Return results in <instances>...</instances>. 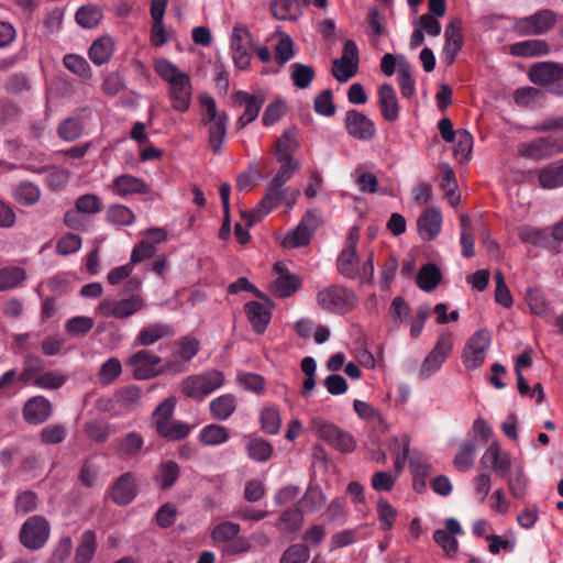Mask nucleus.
I'll return each mask as SVG.
<instances>
[{
	"label": "nucleus",
	"instance_id": "nucleus-51",
	"mask_svg": "<svg viewBox=\"0 0 563 563\" xmlns=\"http://www.w3.org/2000/svg\"><path fill=\"white\" fill-rule=\"evenodd\" d=\"M475 453L476 442L474 440L464 441L454 457L455 467L461 472L470 470L473 465Z\"/></svg>",
	"mask_w": 563,
	"mask_h": 563
},
{
	"label": "nucleus",
	"instance_id": "nucleus-32",
	"mask_svg": "<svg viewBox=\"0 0 563 563\" xmlns=\"http://www.w3.org/2000/svg\"><path fill=\"white\" fill-rule=\"evenodd\" d=\"M209 407L210 413L216 420L225 421L236 409V398L231 394L221 395L211 400Z\"/></svg>",
	"mask_w": 563,
	"mask_h": 563
},
{
	"label": "nucleus",
	"instance_id": "nucleus-1",
	"mask_svg": "<svg viewBox=\"0 0 563 563\" xmlns=\"http://www.w3.org/2000/svg\"><path fill=\"white\" fill-rule=\"evenodd\" d=\"M200 106L203 109L201 123L208 131V144L214 154H221L225 141L229 115L224 110L217 108L216 100L208 95L199 96Z\"/></svg>",
	"mask_w": 563,
	"mask_h": 563
},
{
	"label": "nucleus",
	"instance_id": "nucleus-56",
	"mask_svg": "<svg viewBox=\"0 0 563 563\" xmlns=\"http://www.w3.org/2000/svg\"><path fill=\"white\" fill-rule=\"evenodd\" d=\"M191 432V427L180 420H172L157 434L168 441H180Z\"/></svg>",
	"mask_w": 563,
	"mask_h": 563
},
{
	"label": "nucleus",
	"instance_id": "nucleus-35",
	"mask_svg": "<svg viewBox=\"0 0 563 563\" xmlns=\"http://www.w3.org/2000/svg\"><path fill=\"white\" fill-rule=\"evenodd\" d=\"M539 184L544 189H555L563 186V159L556 164L541 168L538 172Z\"/></svg>",
	"mask_w": 563,
	"mask_h": 563
},
{
	"label": "nucleus",
	"instance_id": "nucleus-58",
	"mask_svg": "<svg viewBox=\"0 0 563 563\" xmlns=\"http://www.w3.org/2000/svg\"><path fill=\"white\" fill-rule=\"evenodd\" d=\"M64 66L73 74L89 79L91 77V68L89 63L80 55L67 54L63 59Z\"/></svg>",
	"mask_w": 563,
	"mask_h": 563
},
{
	"label": "nucleus",
	"instance_id": "nucleus-22",
	"mask_svg": "<svg viewBox=\"0 0 563 563\" xmlns=\"http://www.w3.org/2000/svg\"><path fill=\"white\" fill-rule=\"evenodd\" d=\"M485 467H490L500 477H506L511 467V460L507 453L501 452L498 443L493 442L482 457Z\"/></svg>",
	"mask_w": 563,
	"mask_h": 563
},
{
	"label": "nucleus",
	"instance_id": "nucleus-52",
	"mask_svg": "<svg viewBox=\"0 0 563 563\" xmlns=\"http://www.w3.org/2000/svg\"><path fill=\"white\" fill-rule=\"evenodd\" d=\"M26 273L21 267H5L0 269V291L12 289L21 285Z\"/></svg>",
	"mask_w": 563,
	"mask_h": 563
},
{
	"label": "nucleus",
	"instance_id": "nucleus-40",
	"mask_svg": "<svg viewBox=\"0 0 563 563\" xmlns=\"http://www.w3.org/2000/svg\"><path fill=\"white\" fill-rule=\"evenodd\" d=\"M519 238L525 243H530L536 246L549 247L554 240L552 231L549 229L525 227L520 229Z\"/></svg>",
	"mask_w": 563,
	"mask_h": 563
},
{
	"label": "nucleus",
	"instance_id": "nucleus-30",
	"mask_svg": "<svg viewBox=\"0 0 563 563\" xmlns=\"http://www.w3.org/2000/svg\"><path fill=\"white\" fill-rule=\"evenodd\" d=\"M114 52V43L110 36H101L93 41L88 55L96 65L100 66L110 60Z\"/></svg>",
	"mask_w": 563,
	"mask_h": 563
},
{
	"label": "nucleus",
	"instance_id": "nucleus-19",
	"mask_svg": "<svg viewBox=\"0 0 563 563\" xmlns=\"http://www.w3.org/2000/svg\"><path fill=\"white\" fill-rule=\"evenodd\" d=\"M137 494V481L132 472L122 474L112 486V500L120 506L129 505Z\"/></svg>",
	"mask_w": 563,
	"mask_h": 563
},
{
	"label": "nucleus",
	"instance_id": "nucleus-61",
	"mask_svg": "<svg viewBox=\"0 0 563 563\" xmlns=\"http://www.w3.org/2000/svg\"><path fill=\"white\" fill-rule=\"evenodd\" d=\"M241 531L239 523L223 521L218 523L211 531V538L214 542L232 541Z\"/></svg>",
	"mask_w": 563,
	"mask_h": 563
},
{
	"label": "nucleus",
	"instance_id": "nucleus-48",
	"mask_svg": "<svg viewBox=\"0 0 563 563\" xmlns=\"http://www.w3.org/2000/svg\"><path fill=\"white\" fill-rule=\"evenodd\" d=\"M397 80L404 98L410 99L416 93V82L411 75L410 65L401 60L398 65Z\"/></svg>",
	"mask_w": 563,
	"mask_h": 563
},
{
	"label": "nucleus",
	"instance_id": "nucleus-20",
	"mask_svg": "<svg viewBox=\"0 0 563 563\" xmlns=\"http://www.w3.org/2000/svg\"><path fill=\"white\" fill-rule=\"evenodd\" d=\"M417 225L422 240H433L441 231L442 214L440 210L434 207L426 209L418 218Z\"/></svg>",
	"mask_w": 563,
	"mask_h": 563
},
{
	"label": "nucleus",
	"instance_id": "nucleus-55",
	"mask_svg": "<svg viewBox=\"0 0 563 563\" xmlns=\"http://www.w3.org/2000/svg\"><path fill=\"white\" fill-rule=\"evenodd\" d=\"M57 132L64 141L74 142L82 135L84 124L78 118H68L58 125Z\"/></svg>",
	"mask_w": 563,
	"mask_h": 563
},
{
	"label": "nucleus",
	"instance_id": "nucleus-54",
	"mask_svg": "<svg viewBox=\"0 0 563 563\" xmlns=\"http://www.w3.org/2000/svg\"><path fill=\"white\" fill-rule=\"evenodd\" d=\"M376 510L382 530H391L397 517L396 508L386 498L380 497L377 500Z\"/></svg>",
	"mask_w": 563,
	"mask_h": 563
},
{
	"label": "nucleus",
	"instance_id": "nucleus-2",
	"mask_svg": "<svg viewBox=\"0 0 563 563\" xmlns=\"http://www.w3.org/2000/svg\"><path fill=\"white\" fill-rule=\"evenodd\" d=\"M357 301L354 290L341 285L328 286L320 290L317 296L320 308L334 314H345L352 311Z\"/></svg>",
	"mask_w": 563,
	"mask_h": 563
},
{
	"label": "nucleus",
	"instance_id": "nucleus-46",
	"mask_svg": "<svg viewBox=\"0 0 563 563\" xmlns=\"http://www.w3.org/2000/svg\"><path fill=\"white\" fill-rule=\"evenodd\" d=\"M40 196V188L30 181L19 184L13 192L15 201L25 207L35 205L38 201Z\"/></svg>",
	"mask_w": 563,
	"mask_h": 563
},
{
	"label": "nucleus",
	"instance_id": "nucleus-59",
	"mask_svg": "<svg viewBox=\"0 0 563 563\" xmlns=\"http://www.w3.org/2000/svg\"><path fill=\"white\" fill-rule=\"evenodd\" d=\"M87 435L98 443H103L115 432L113 426L102 421H89L85 426Z\"/></svg>",
	"mask_w": 563,
	"mask_h": 563
},
{
	"label": "nucleus",
	"instance_id": "nucleus-43",
	"mask_svg": "<svg viewBox=\"0 0 563 563\" xmlns=\"http://www.w3.org/2000/svg\"><path fill=\"white\" fill-rule=\"evenodd\" d=\"M301 286V279L296 274H282L273 284V291L280 298L290 297Z\"/></svg>",
	"mask_w": 563,
	"mask_h": 563
},
{
	"label": "nucleus",
	"instance_id": "nucleus-21",
	"mask_svg": "<svg viewBox=\"0 0 563 563\" xmlns=\"http://www.w3.org/2000/svg\"><path fill=\"white\" fill-rule=\"evenodd\" d=\"M378 104L382 117L387 122H395L399 118V103L396 91L390 84H383L378 88Z\"/></svg>",
	"mask_w": 563,
	"mask_h": 563
},
{
	"label": "nucleus",
	"instance_id": "nucleus-64",
	"mask_svg": "<svg viewBox=\"0 0 563 563\" xmlns=\"http://www.w3.org/2000/svg\"><path fill=\"white\" fill-rule=\"evenodd\" d=\"M310 558V550L306 544H292L285 550L279 563H306Z\"/></svg>",
	"mask_w": 563,
	"mask_h": 563
},
{
	"label": "nucleus",
	"instance_id": "nucleus-45",
	"mask_svg": "<svg viewBox=\"0 0 563 563\" xmlns=\"http://www.w3.org/2000/svg\"><path fill=\"white\" fill-rule=\"evenodd\" d=\"M198 439L205 445L214 446L227 442L229 432L225 427L211 423L200 430Z\"/></svg>",
	"mask_w": 563,
	"mask_h": 563
},
{
	"label": "nucleus",
	"instance_id": "nucleus-29",
	"mask_svg": "<svg viewBox=\"0 0 563 563\" xmlns=\"http://www.w3.org/2000/svg\"><path fill=\"white\" fill-rule=\"evenodd\" d=\"M180 476V466L177 462L167 460L157 465L154 482L161 490H169Z\"/></svg>",
	"mask_w": 563,
	"mask_h": 563
},
{
	"label": "nucleus",
	"instance_id": "nucleus-24",
	"mask_svg": "<svg viewBox=\"0 0 563 563\" xmlns=\"http://www.w3.org/2000/svg\"><path fill=\"white\" fill-rule=\"evenodd\" d=\"M169 86V98L173 100V108L177 111L186 112L191 101V82L189 75L187 74L179 77L178 80Z\"/></svg>",
	"mask_w": 563,
	"mask_h": 563
},
{
	"label": "nucleus",
	"instance_id": "nucleus-57",
	"mask_svg": "<svg viewBox=\"0 0 563 563\" xmlns=\"http://www.w3.org/2000/svg\"><path fill=\"white\" fill-rule=\"evenodd\" d=\"M461 221V239L462 255L466 258L474 256V235L472 233V223L466 214H462Z\"/></svg>",
	"mask_w": 563,
	"mask_h": 563
},
{
	"label": "nucleus",
	"instance_id": "nucleus-27",
	"mask_svg": "<svg viewBox=\"0 0 563 563\" xmlns=\"http://www.w3.org/2000/svg\"><path fill=\"white\" fill-rule=\"evenodd\" d=\"M296 132V128H288L284 131L282 136L275 141L273 155L277 162L295 161L292 156L298 148Z\"/></svg>",
	"mask_w": 563,
	"mask_h": 563
},
{
	"label": "nucleus",
	"instance_id": "nucleus-44",
	"mask_svg": "<svg viewBox=\"0 0 563 563\" xmlns=\"http://www.w3.org/2000/svg\"><path fill=\"white\" fill-rule=\"evenodd\" d=\"M102 18V10L95 4L82 5L77 10L75 14L76 23L85 29L96 27L100 23Z\"/></svg>",
	"mask_w": 563,
	"mask_h": 563
},
{
	"label": "nucleus",
	"instance_id": "nucleus-60",
	"mask_svg": "<svg viewBox=\"0 0 563 563\" xmlns=\"http://www.w3.org/2000/svg\"><path fill=\"white\" fill-rule=\"evenodd\" d=\"M122 373V365L118 357H111L106 361L98 373V379L102 385L113 383Z\"/></svg>",
	"mask_w": 563,
	"mask_h": 563
},
{
	"label": "nucleus",
	"instance_id": "nucleus-63",
	"mask_svg": "<svg viewBox=\"0 0 563 563\" xmlns=\"http://www.w3.org/2000/svg\"><path fill=\"white\" fill-rule=\"evenodd\" d=\"M107 219L117 225H131L135 220V216L128 207L114 205L108 209Z\"/></svg>",
	"mask_w": 563,
	"mask_h": 563
},
{
	"label": "nucleus",
	"instance_id": "nucleus-28",
	"mask_svg": "<svg viewBox=\"0 0 563 563\" xmlns=\"http://www.w3.org/2000/svg\"><path fill=\"white\" fill-rule=\"evenodd\" d=\"M555 141L550 137H540L532 142L521 143L518 153L522 157L538 159L551 156L555 151Z\"/></svg>",
	"mask_w": 563,
	"mask_h": 563
},
{
	"label": "nucleus",
	"instance_id": "nucleus-49",
	"mask_svg": "<svg viewBox=\"0 0 563 563\" xmlns=\"http://www.w3.org/2000/svg\"><path fill=\"white\" fill-rule=\"evenodd\" d=\"M199 352V341L192 336H183L175 342L174 356L179 357L186 364Z\"/></svg>",
	"mask_w": 563,
	"mask_h": 563
},
{
	"label": "nucleus",
	"instance_id": "nucleus-25",
	"mask_svg": "<svg viewBox=\"0 0 563 563\" xmlns=\"http://www.w3.org/2000/svg\"><path fill=\"white\" fill-rule=\"evenodd\" d=\"M563 66L552 62H541L532 65L529 69V79L539 86L550 87L560 75Z\"/></svg>",
	"mask_w": 563,
	"mask_h": 563
},
{
	"label": "nucleus",
	"instance_id": "nucleus-9",
	"mask_svg": "<svg viewBox=\"0 0 563 563\" xmlns=\"http://www.w3.org/2000/svg\"><path fill=\"white\" fill-rule=\"evenodd\" d=\"M453 347L452 335L449 332L442 333L433 346V349L426 356L419 375L422 379H427L437 373L448 356L451 354Z\"/></svg>",
	"mask_w": 563,
	"mask_h": 563
},
{
	"label": "nucleus",
	"instance_id": "nucleus-10",
	"mask_svg": "<svg viewBox=\"0 0 563 563\" xmlns=\"http://www.w3.org/2000/svg\"><path fill=\"white\" fill-rule=\"evenodd\" d=\"M556 21V14L552 10H540L532 15L518 19L514 27L523 36L540 35L551 30Z\"/></svg>",
	"mask_w": 563,
	"mask_h": 563
},
{
	"label": "nucleus",
	"instance_id": "nucleus-23",
	"mask_svg": "<svg viewBox=\"0 0 563 563\" xmlns=\"http://www.w3.org/2000/svg\"><path fill=\"white\" fill-rule=\"evenodd\" d=\"M175 330L173 325L168 323L154 322L143 327L135 342L143 346H150L163 339H169L174 336Z\"/></svg>",
	"mask_w": 563,
	"mask_h": 563
},
{
	"label": "nucleus",
	"instance_id": "nucleus-36",
	"mask_svg": "<svg viewBox=\"0 0 563 563\" xmlns=\"http://www.w3.org/2000/svg\"><path fill=\"white\" fill-rule=\"evenodd\" d=\"M144 445V439L141 433L131 431L125 434L118 444V454L122 459L136 457Z\"/></svg>",
	"mask_w": 563,
	"mask_h": 563
},
{
	"label": "nucleus",
	"instance_id": "nucleus-37",
	"mask_svg": "<svg viewBox=\"0 0 563 563\" xmlns=\"http://www.w3.org/2000/svg\"><path fill=\"white\" fill-rule=\"evenodd\" d=\"M176 407V398L170 396L162 401L154 410L152 415V424L155 431L158 433L163 430L168 422L173 420V415Z\"/></svg>",
	"mask_w": 563,
	"mask_h": 563
},
{
	"label": "nucleus",
	"instance_id": "nucleus-38",
	"mask_svg": "<svg viewBox=\"0 0 563 563\" xmlns=\"http://www.w3.org/2000/svg\"><path fill=\"white\" fill-rule=\"evenodd\" d=\"M45 361L35 354H26L23 357V369L19 374V382L23 385H33V379L43 373Z\"/></svg>",
	"mask_w": 563,
	"mask_h": 563
},
{
	"label": "nucleus",
	"instance_id": "nucleus-39",
	"mask_svg": "<svg viewBox=\"0 0 563 563\" xmlns=\"http://www.w3.org/2000/svg\"><path fill=\"white\" fill-rule=\"evenodd\" d=\"M442 274L435 264L428 263L419 269L416 278L418 287L424 291H432L441 282Z\"/></svg>",
	"mask_w": 563,
	"mask_h": 563
},
{
	"label": "nucleus",
	"instance_id": "nucleus-42",
	"mask_svg": "<svg viewBox=\"0 0 563 563\" xmlns=\"http://www.w3.org/2000/svg\"><path fill=\"white\" fill-rule=\"evenodd\" d=\"M247 455L255 462L268 461L274 452L273 445L265 439L255 437L250 438L246 444Z\"/></svg>",
	"mask_w": 563,
	"mask_h": 563
},
{
	"label": "nucleus",
	"instance_id": "nucleus-4",
	"mask_svg": "<svg viewBox=\"0 0 563 563\" xmlns=\"http://www.w3.org/2000/svg\"><path fill=\"white\" fill-rule=\"evenodd\" d=\"M298 196L299 190H291L290 187L269 181L265 195L256 206V212H260V217H265L280 205L292 208Z\"/></svg>",
	"mask_w": 563,
	"mask_h": 563
},
{
	"label": "nucleus",
	"instance_id": "nucleus-53",
	"mask_svg": "<svg viewBox=\"0 0 563 563\" xmlns=\"http://www.w3.org/2000/svg\"><path fill=\"white\" fill-rule=\"evenodd\" d=\"M292 84L300 89H306L314 79V69L305 64L294 63L290 66Z\"/></svg>",
	"mask_w": 563,
	"mask_h": 563
},
{
	"label": "nucleus",
	"instance_id": "nucleus-33",
	"mask_svg": "<svg viewBox=\"0 0 563 563\" xmlns=\"http://www.w3.org/2000/svg\"><path fill=\"white\" fill-rule=\"evenodd\" d=\"M358 255L356 250L344 247L336 260L338 272L347 279H353L358 274Z\"/></svg>",
	"mask_w": 563,
	"mask_h": 563
},
{
	"label": "nucleus",
	"instance_id": "nucleus-14",
	"mask_svg": "<svg viewBox=\"0 0 563 563\" xmlns=\"http://www.w3.org/2000/svg\"><path fill=\"white\" fill-rule=\"evenodd\" d=\"M233 102L240 107H245L243 114L235 123L238 129H243L258 117L265 102V97L263 93L251 95L246 91L239 90L233 93Z\"/></svg>",
	"mask_w": 563,
	"mask_h": 563
},
{
	"label": "nucleus",
	"instance_id": "nucleus-41",
	"mask_svg": "<svg viewBox=\"0 0 563 563\" xmlns=\"http://www.w3.org/2000/svg\"><path fill=\"white\" fill-rule=\"evenodd\" d=\"M510 53L525 57L544 55L549 53V45L542 40H528L511 45Z\"/></svg>",
	"mask_w": 563,
	"mask_h": 563
},
{
	"label": "nucleus",
	"instance_id": "nucleus-26",
	"mask_svg": "<svg viewBox=\"0 0 563 563\" xmlns=\"http://www.w3.org/2000/svg\"><path fill=\"white\" fill-rule=\"evenodd\" d=\"M110 188L120 197H126L135 194H147L150 191L148 186L142 179L130 174H123L115 177L112 180Z\"/></svg>",
	"mask_w": 563,
	"mask_h": 563
},
{
	"label": "nucleus",
	"instance_id": "nucleus-7",
	"mask_svg": "<svg viewBox=\"0 0 563 563\" xmlns=\"http://www.w3.org/2000/svg\"><path fill=\"white\" fill-rule=\"evenodd\" d=\"M51 527L42 516L30 517L21 527L20 541L30 550H38L47 542Z\"/></svg>",
	"mask_w": 563,
	"mask_h": 563
},
{
	"label": "nucleus",
	"instance_id": "nucleus-34",
	"mask_svg": "<svg viewBox=\"0 0 563 563\" xmlns=\"http://www.w3.org/2000/svg\"><path fill=\"white\" fill-rule=\"evenodd\" d=\"M97 550V536L93 530H86L80 537L76 549L75 563H90Z\"/></svg>",
	"mask_w": 563,
	"mask_h": 563
},
{
	"label": "nucleus",
	"instance_id": "nucleus-17",
	"mask_svg": "<svg viewBox=\"0 0 563 563\" xmlns=\"http://www.w3.org/2000/svg\"><path fill=\"white\" fill-rule=\"evenodd\" d=\"M462 533L463 529L460 522L454 518H449L445 520V529H438L433 532V540L446 554L452 555L459 549V541L455 536Z\"/></svg>",
	"mask_w": 563,
	"mask_h": 563
},
{
	"label": "nucleus",
	"instance_id": "nucleus-5",
	"mask_svg": "<svg viewBox=\"0 0 563 563\" xmlns=\"http://www.w3.org/2000/svg\"><path fill=\"white\" fill-rule=\"evenodd\" d=\"M492 343V333L486 329H479L467 340L462 361L467 369H476L483 365L487 351Z\"/></svg>",
	"mask_w": 563,
	"mask_h": 563
},
{
	"label": "nucleus",
	"instance_id": "nucleus-11",
	"mask_svg": "<svg viewBox=\"0 0 563 563\" xmlns=\"http://www.w3.org/2000/svg\"><path fill=\"white\" fill-rule=\"evenodd\" d=\"M144 307V301L139 295L120 300L104 299L100 302L98 310L104 317L126 319Z\"/></svg>",
	"mask_w": 563,
	"mask_h": 563
},
{
	"label": "nucleus",
	"instance_id": "nucleus-3",
	"mask_svg": "<svg viewBox=\"0 0 563 563\" xmlns=\"http://www.w3.org/2000/svg\"><path fill=\"white\" fill-rule=\"evenodd\" d=\"M224 383V375L217 369L206 371L201 374L190 375L180 384L181 394L188 398L203 399Z\"/></svg>",
	"mask_w": 563,
	"mask_h": 563
},
{
	"label": "nucleus",
	"instance_id": "nucleus-18",
	"mask_svg": "<svg viewBox=\"0 0 563 563\" xmlns=\"http://www.w3.org/2000/svg\"><path fill=\"white\" fill-rule=\"evenodd\" d=\"M314 223V214L311 211H308L297 228L285 236L283 245L288 249L307 245L312 236Z\"/></svg>",
	"mask_w": 563,
	"mask_h": 563
},
{
	"label": "nucleus",
	"instance_id": "nucleus-50",
	"mask_svg": "<svg viewBox=\"0 0 563 563\" xmlns=\"http://www.w3.org/2000/svg\"><path fill=\"white\" fill-rule=\"evenodd\" d=\"M67 382V375L59 371H47L33 379V386L42 389H58Z\"/></svg>",
	"mask_w": 563,
	"mask_h": 563
},
{
	"label": "nucleus",
	"instance_id": "nucleus-6",
	"mask_svg": "<svg viewBox=\"0 0 563 563\" xmlns=\"http://www.w3.org/2000/svg\"><path fill=\"white\" fill-rule=\"evenodd\" d=\"M163 360L151 350L143 349L133 353L126 360V367L132 372L135 379L146 380L159 375L158 366Z\"/></svg>",
	"mask_w": 563,
	"mask_h": 563
},
{
	"label": "nucleus",
	"instance_id": "nucleus-47",
	"mask_svg": "<svg viewBox=\"0 0 563 563\" xmlns=\"http://www.w3.org/2000/svg\"><path fill=\"white\" fill-rule=\"evenodd\" d=\"M261 429L268 435L277 434L280 430L282 420L277 407L271 406L262 409L260 415Z\"/></svg>",
	"mask_w": 563,
	"mask_h": 563
},
{
	"label": "nucleus",
	"instance_id": "nucleus-8",
	"mask_svg": "<svg viewBox=\"0 0 563 563\" xmlns=\"http://www.w3.org/2000/svg\"><path fill=\"white\" fill-rule=\"evenodd\" d=\"M313 424L319 437L333 449L342 453H351L355 450L356 442L350 432L323 420H316Z\"/></svg>",
	"mask_w": 563,
	"mask_h": 563
},
{
	"label": "nucleus",
	"instance_id": "nucleus-31",
	"mask_svg": "<svg viewBox=\"0 0 563 563\" xmlns=\"http://www.w3.org/2000/svg\"><path fill=\"white\" fill-rule=\"evenodd\" d=\"M325 495L321 487L318 484L310 482L303 496L299 500V506L305 512H316L325 505Z\"/></svg>",
	"mask_w": 563,
	"mask_h": 563
},
{
	"label": "nucleus",
	"instance_id": "nucleus-15",
	"mask_svg": "<svg viewBox=\"0 0 563 563\" xmlns=\"http://www.w3.org/2000/svg\"><path fill=\"white\" fill-rule=\"evenodd\" d=\"M265 302L260 301H249L244 305V312L249 322L252 325V329L257 334H263L272 319V310L274 308L273 302L266 296V298H262Z\"/></svg>",
	"mask_w": 563,
	"mask_h": 563
},
{
	"label": "nucleus",
	"instance_id": "nucleus-62",
	"mask_svg": "<svg viewBox=\"0 0 563 563\" xmlns=\"http://www.w3.org/2000/svg\"><path fill=\"white\" fill-rule=\"evenodd\" d=\"M142 395V390L136 385H129L120 388L117 394V401L120 404L121 407L125 409H133Z\"/></svg>",
	"mask_w": 563,
	"mask_h": 563
},
{
	"label": "nucleus",
	"instance_id": "nucleus-13",
	"mask_svg": "<svg viewBox=\"0 0 563 563\" xmlns=\"http://www.w3.org/2000/svg\"><path fill=\"white\" fill-rule=\"evenodd\" d=\"M249 48H253L251 32L244 26L235 25L231 37V52L233 63L239 69L250 66L252 55Z\"/></svg>",
	"mask_w": 563,
	"mask_h": 563
},
{
	"label": "nucleus",
	"instance_id": "nucleus-16",
	"mask_svg": "<svg viewBox=\"0 0 563 563\" xmlns=\"http://www.w3.org/2000/svg\"><path fill=\"white\" fill-rule=\"evenodd\" d=\"M53 415L52 402L42 395L29 398L22 408V416L25 422L38 426L46 422Z\"/></svg>",
	"mask_w": 563,
	"mask_h": 563
},
{
	"label": "nucleus",
	"instance_id": "nucleus-12",
	"mask_svg": "<svg viewBox=\"0 0 563 563\" xmlns=\"http://www.w3.org/2000/svg\"><path fill=\"white\" fill-rule=\"evenodd\" d=\"M344 128L350 136L358 141H371L376 135L373 120L356 109L346 111Z\"/></svg>",
	"mask_w": 563,
	"mask_h": 563
}]
</instances>
